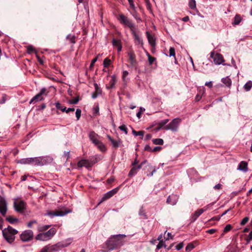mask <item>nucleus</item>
Masks as SVG:
<instances>
[{
  "mask_svg": "<svg viewBox=\"0 0 252 252\" xmlns=\"http://www.w3.org/2000/svg\"><path fill=\"white\" fill-rule=\"evenodd\" d=\"M127 56L128 57V61L130 63V65L132 66H135L137 63V61L136 59V55L133 51L132 50H129L127 53Z\"/></svg>",
  "mask_w": 252,
  "mask_h": 252,
  "instance_id": "9b49d317",
  "label": "nucleus"
},
{
  "mask_svg": "<svg viewBox=\"0 0 252 252\" xmlns=\"http://www.w3.org/2000/svg\"><path fill=\"white\" fill-rule=\"evenodd\" d=\"M207 210L205 207L197 210L192 215L190 219V222H194L204 211Z\"/></svg>",
  "mask_w": 252,
  "mask_h": 252,
  "instance_id": "dca6fc26",
  "label": "nucleus"
},
{
  "mask_svg": "<svg viewBox=\"0 0 252 252\" xmlns=\"http://www.w3.org/2000/svg\"><path fill=\"white\" fill-rule=\"evenodd\" d=\"M17 162L22 164H31V158H22L18 160Z\"/></svg>",
  "mask_w": 252,
  "mask_h": 252,
  "instance_id": "bb28decb",
  "label": "nucleus"
},
{
  "mask_svg": "<svg viewBox=\"0 0 252 252\" xmlns=\"http://www.w3.org/2000/svg\"><path fill=\"white\" fill-rule=\"evenodd\" d=\"M111 63V60L108 58H105L103 61V65L105 67H108Z\"/></svg>",
  "mask_w": 252,
  "mask_h": 252,
  "instance_id": "ea45409f",
  "label": "nucleus"
},
{
  "mask_svg": "<svg viewBox=\"0 0 252 252\" xmlns=\"http://www.w3.org/2000/svg\"><path fill=\"white\" fill-rule=\"evenodd\" d=\"M132 168L130 170L128 173V176L132 177L135 175L137 172V169L136 168V166H132Z\"/></svg>",
  "mask_w": 252,
  "mask_h": 252,
  "instance_id": "f704fd0d",
  "label": "nucleus"
},
{
  "mask_svg": "<svg viewBox=\"0 0 252 252\" xmlns=\"http://www.w3.org/2000/svg\"><path fill=\"white\" fill-rule=\"evenodd\" d=\"M126 237L124 234L112 235L105 242L106 248L109 251L119 249L124 245Z\"/></svg>",
  "mask_w": 252,
  "mask_h": 252,
  "instance_id": "f257e3e1",
  "label": "nucleus"
},
{
  "mask_svg": "<svg viewBox=\"0 0 252 252\" xmlns=\"http://www.w3.org/2000/svg\"><path fill=\"white\" fill-rule=\"evenodd\" d=\"M94 86L95 87V91L92 94V96L93 98L95 99L99 94H101L102 90L96 83H94Z\"/></svg>",
  "mask_w": 252,
  "mask_h": 252,
  "instance_id": "a211bd4d",
  "label": "nucleus"
},
{
  "mask_svg": "<svg viewBox=\"0 0 252 252\" xmlns=\"http://www.w3.org/2000/svg\"><path fill=\"white\" fill-rule=\"evenodd\" d=\"M131 32H132V34L133 36V37H134V40H135L136 43L138 44H142L143 42H142V39L138 36V35L136 34L135 32L134 31V29H133V31H131Z\"/></svg>",
  "mask_w": 252,
  "mask_h": 252,
  "instance_id": "393cba45",
  "label": "nucleus"
},
{
  "mask_svg": "<svg viewBox=\"0 0 252 252\" xmlns=\"http://www.w3.org/2000/svg\"><path fill=\"white\" fill-rule=\"evenodd\" d=\"M249 220V217H245L241 221V223H240V224L241 225H245V224H246L248 221Z\"/></svg>",
  "mask_w": 252,
  "mask_h": 252,
  "instance_id": "3c124183",
  "label": "nucleus"
},
{
  "mask_svg": "<svg viewBox=\"0 0 252 252\" xmlns=\"http://www.w3.org/2000/svg\"><path fill=\"white\" fill-rule=\"evenodd\" d=\"M89 138L91 141L95 145L99 140L97 139L98 135L92 131L89 133Z\"/></svg>",
  "mask_w": 252,
  "mask_h": 252,
  "instance_id": "aec40b11",
  "label": "nucleus"
},
{
  "mask_svg": "<svg viewBox=\"0 0 252 252\" xmlns=\"http://www.w3.org/2000/svg\"><path fill=\"white\" fill-rule=\"evenodd\" d=\"M27 53L29 54L32 53L33 52H35V49L33 47L32 45H29L27 47Z\"/></svg>",
  "mask_w": 252,
  "mask_h": 252,
  "instance_id": "37998d69",
  "label": "nucleus"
},
{
  "mask_svg": "<svg viewBox=\"0 0 252 252\" xmlns=\"http://www.w3.org/2000/svg\"><path fill=\"white\" fill-rule=\"evenodd\" d=\"M238 169L246 172L248 171V163L246 161H242L240 162L238 165Z\"/></svg>",
  "mask_w": 252,
  "mask_h": 252,
  "instance_id": "412c9836",
  "label": "nucleus"
},
{
  "mask_svg": "<svg viewBox=\"0 0 252 252\" xmlns=\"http://www.w3.org/2000/svg\"><path fill=\"white\" fill-rule=\"evenodd\" d=\"M216 231H217V230L215 229H211L208 230L206 231V232L208 233H209L210 234H214V233H215Z\"/></svg>",
  "mask_w": 252,
  "mask_h": 252,
  "instance_id": "69168bd1",
  "label": "nucleus"
},
{
  "mask_svg": "<svg viewBox=\"0 0 252 252\" xmlns=\"http://www.w3.org/2000/svg\"><path fill=\"white\" fill-rule=\"evenodd\" d=\"M177 197L176 195H169L167 199L166 202L168 204L174 205L176 204L177 202Z\"/></svg>",
  "mask_w": 252,
  "mask_h": 252,
  "instance_id": "6ab92c4d",
  "label": "nucleus"
},
{
  "mask_svg": "<svg viewBox=\"0 0 252 252\" xmlns=\"http://www.w3.org/2000/svg\"><path fill=\"white\" fill-rule=\"evenodd\" d=\"M48 92H47L46 89L42 88L40 92L37 94L36 95H35L30 101V103H35V102L41 101L44 99V97H43V95L45 94V95H47Z\"/></svg>",
  "mask_w": 252,
  "mask_h": 252,
  "instance_id": "6e6552de",
  "label": "nucleus"
},
{
  "mask_svg": "<svg viewBox=\"0 0 252 252\" xmlns=\"http://www.w3.org/2000/svg\"><path fill=\"white\" fill-rule=\"evenodd\" d=\"M56 232V229L54 228H52L46 232L40 233L37 235L35 237V239L36 240L43 241H47L51 239L55 234Z\"/></svg>",
  "mask_w": 252,
  "mask_h": 252,
  "instance_id": "7ed1b4c3",
  "label": "nucleus"
},
{
  "mask_svg": "<svg viewBox=\"0 0 252 252\" xmlns=\"http://www.w3.org/2000/svg\"><path fill=\"white\" fill-rule=\"evenodd\" d=\"M119 128L121 130L124 131L126 134H127V129L125 125H121V126H120Z\"/></svg>",
  "mask_w": 252,
  "mask_h": 252,
  "instance_id": "8fccbe9b",
  "label": "nucleus"
},
{
  "mask_svg": "<svg viewBox=\"0 0 252 252\" xmlns=\"http://www.w3.org/2000/svg\"><path fill=\"white\" fill-rule=\"evenodd\" d=\"M112 44L114 46L118 47L121 45V41L119 39H113L112 40Z\"/></svg>",
  "mask_w": 252,
  "mask_h": 252,
  "instance_id": "a19ab883",
  "label": "nucleus"
},
{
  "mask_svg": "<svg viewBox=\"0 0 252 252\" xmlns=\"http://www.w3.org/2000/svg\"><path fill=\"white\" fill-rule=\"evenodd\" d=\"M55 106L58 110H60L62 112H65V111H66V107L63 106L59 102H56L55 103Z\"/></svg>",
  "mask_w": 252,
  "mask_h": 252,
  "instance_id": "72a5a7b5",
  "label": "nucleus"
},
{
  "mask_svg": "<svg viewBox=\"0 0 252 252\" xmlns=\"http://www.w3.org/2000/svg\"><path fill=\"white\" fill-rule=\"evenodd\" d=\"M66 39L68 40L71 43H75V36L74 35H68L66 37Z\"/></svg>",
  "mask_w": 252,
  "mask_h": 252,
  "instance_id": "79ce46f5",
  "label": "nucleus"
},
{
  "mask_svg": "<svg viewBox=\"0 0 252 252\" xmlns=\"http://www.w3.org/2000/svg\"><path fill=\"white\" fill-rule=\"evenodd\" d=\"M48 160L47 157H36L31 158V164L35 165H43L46 164Z\"/></svg>",
  "mask_w": 252,
  "mask_h": 252,
  "instance_id": "1a4fd4ad",
  "label": "nucleus"
},
{
  "mask_svg": "<svg viewBox=\"0 0 252 252\" xmlns=\"http://www.w3.org/2000/svg\"><path fill=\"white\" fill-rule=\"evenodd\" d=\"M145 150L150 152H152V148L148 145H146V146L145 147Z\"/></svg>",
  "mask_w": 252,
  "mask_h": 252,
  "instance_id": "338daca9",
  "label": "nucleus"
},
{
  "mask_svg": "<svg viewBox=\"0 0 252 252\" xmlns=\"http://www.w3.org/2000/svg\"><path fill=\"white\" fill-rule=\"evenodd\" d=\"M184 247V244L183 243H180L179 244H178L176 246V249L177 250H180L181 249H182Z\"/></svg>",
  "mask_w": 252,
  "mask_h": 252,
  "instance_id": "052dcab7",
  "label": "nucleus"
},
{
  "mask_svg": "<svg viewBox=\"0 0 252 252\" xmlns=\"http://www.w3.org/2000/svg\"><path fill=\"white\" fill-rule=\"evenodd\" d=\"M148 61L150 65H152L154 62L156 60V58L151 56L150 54L148 53Z\"/></svg>",
  "mask_w": 252,
  "mask_h": 252,
  "instance_id": "c03bdc74",
  "label": "nucleus"
},
{
  "mask_svg": "<svg viewBox=\"0 0 252 252\" xmlns=\"http://www.w3.org/2000/svg\"><path fill=\"white\" fill-rule=\"evenodd\" d=\"M5 229L7 230V232H8V233H9L10 234H11L13 235L17 234L18 232L17 230L14 229L13 228H12L11 226H10L9 225L7 227V228H5Z\"/></svg>",
  "mask_w": 252,
  "mask_h": 252,
  "instance_id": "473e14b6",
  "label": "nucleus"
},
{
  "mask_svg": "<svg viewBox=\"0 0 252 252\" xmlns=\"http://www.w3.org/2000/svg\"><path fill=\"white\" fill-rule=\"evenodd\" d=\"M71 241L70 240H67L65 241L60 242L55 245H48L44 247L40 252H54L58 251L61 249L67 247Z\"/></svg>",
  "mask_w": 252,
  "mask_h": 252,
  "instance_id": "f03ea898",
  "label": "nucleus"
},
{
  "mask_svg": "<svg viewBox=\"0 0 252 252\" xmlns=\"http://www.w3.org/2000/svg\"><path fill=\"white\" fill-rule=\"evenodd\" d=\"M242 21V18L239 14H236L234 18V21L232 22L233 25H237L240 24Z\"/></svg>",
  "mask_w": 252,
  "mask_h": 252,
  "instance_id": "c756f323",
  "label": "nucleus"
},
{
  "mask_svg": "<svg viewBox=\"0 0 252 252\" xmlns=\"http://www.w3.org/2000/svg\"><path fill=\"white\" fill-rule=\"evenodd\" d=\"M2 235L9 243H12L15 240V236L7 232L6 229L2 230Z\"/></svg>",
  "mask_w": 252,
  "mask_h": 252,
  "instance_id": "2eb2a0df",
  "label": "nucleus"
},
{
  "mask_svg": "<svg viewBox=\"0 0 252 252\" xmlns=\"http://www.w3.org/2000/svg\"><path fill=\"white\" fill-rule=\"evenodd\" d=\"M69 212L67 211H63L61 210H56L54 211H48L46 215L50 216L53 218L55 216H63L66 215Z\"/></svg>",
  "mask_w": 252,
  "mask_h": 252,
  "instance_id": "9d476101",
  "label": "nucleus"
},
{
  "mask_svg": "<svg viewBox=\"0 0 252 252\" xmlns=\"http://www.w3.org/2000/svg\"><path fill=\"white\" fill-rule=\"evenodd\" d=\"M221 82L228 87H230L231 85V80L228 77L222 78Z\"/></svg>",
  "mask_w": 252,
  "mask_h": 252,
  "instance_id": "c85d7f7f",
  "label": "nucleus"
},
{
  "mask_svg": "<svg viewBox=\"0 0 252 252\" xmlns=\"http://www.w3.org/2000/svg\"><path fill=\"white\" fill-rule=\"evenodd\" d=\"M79 100V96L76 97L72 99L70 101V103L71 104H77Z\"/></svg>",
  "mask_w": 252,
  "mask_h": 252,
  "instance_id": "864d4df0",
  "label": "nucleus"
},
{
  "mask_svg": "<svg viewBox=\"0 0 252 252\" xmlns=\"http://www.w3.org/2000/svg\"><path fill=\"white\" fill-rule=\"evenodd\" d=\"M7 203L5 199L1 198L0 200V213L3 216H5L7 212Z\"/></svg>",
  "mask_w": 252,
  "mask_h": 252,
  "instance_id": "4468645a",
  "label": "nucleus"
},
{
  "mask_svg": "<svg viewBox=\"0 0 252 252\" xmlns=\"http://www.w3.org/2000/svg\"><path fill=\"white\" fill-rule=\"evenodd\" d=\"M164 242L163 240H161L159 241L158 245L157 246V249L159 250L163 246Z\"/></svg>",
  "mask_w": 252,
  "mask_h": 252,
  "instance_id": "6e6d98bb",
  "label": "nucleus"
},
{
  "mask_svg": "<svg viewBox=\"0 0 252 252\" xmlns=\"http://www.w3.org/2000/svg\"><path fill=\"white\" fill-rule=\"evenodd\" d=\"M37 223V221L36 220H32L30 222H28V227H29V228H31L32 227V225L33 224H35V223Z\"/></svg>",
  "mask_w": 252,
  "mask_h": 252,
  "instance_id": "bf43d9fd",
  "label": "nucleus"
},
{
  "mask_svg": "<svg viewBox=\"0 0 252 252\" xmlns=\"http://www.w3.org/2000/svg\"><path fill=\"white\" fill-rule=\"evenodd\" d=\"M33 233L32 230L23 231L20 235V239L23 242H29L33 239Z\"/></svg>",
  "mask_w": 252,
  "mask_h": 252,
  "instance_id": "0eeeda50",
  "label": "nucleus"
},
{
  "mask_svg": "<svg viewBox=\"0 0 252 252\" xmlns=\"http://www.w3.org/2000/svg\"><path fill=\"white\" fill-rule=\"evenodd\" d=\"M118 190H119V188H115V189L108 191V192H107L105 194V195L102 198V200L104 201L105 200H107V199L110 198V197L113 196L115 194H116L117 192V191H118Z\"/></svg>",
  "mask_w": 252,
  "mask_h": 252,
  "instance_id": "f3484780",
  "label": "nucleus"
},
{
  "mask_svg": "<svg viewBox=\"0 0 252 252\" xmlns=\"http://www.w3.org/2000/svg\"><path fill=\"white\" fill-rule=\"evenodd\" d=\"M13 206L16 212L23 213L26 209L27 204L23 200H16L14 202Z\"/></svg>",
  "mask_w": 252,
  "mask_h": 252,
  "instance_id": "423d86ee",
  "label": "nucleus"
},
{
  "mask_svg": "<svg viewBox=\"0 0 252 252\" xmlns=\"http://www.w3.org/2000/svg\"><path fill=\"white\" fill-rule=\"evenodd\" d=\"M116 82V77L113 75L111 77V78L109 81V86H107L106 88L108 89H110L113 88Z\"/></svg>",
  "mask_w": 252,
  "mask_h": 252,
  "instance_id": "a878e982",
  "label": "nucleus"
},
{
  "mask_svg": "<svg viewBox=\"0 0 252 252\" xmlns=\"http://www.w3.org/2000/svg\"><path fill=\"white\" fill-rule=\"evenodd\" d=\"M211 57L213 59L214 63L217 64H220L224 61L223 56L219 53L214 54L212 53Z\"/></svg>",
  "mask_w": 252,
  "mask_h": 252,
  "instance_id": "f8f14e48",
  "label": "nucleus"
},
{
  "mask_svg": "<svg viewBox=\"0 0 252 252\" xmlns=\"http://www.w3.org/2000/svg\"><path fill=\"white\" fill-rule=\"evenodd\" d=\"M145 1V2L146 3L147 9L151 10V5L150 3L149 0H146Z\"/></svg>",
  "mask_w": 252,
  "mask_h": 252,
  "instance_id": "680f3d73",
  "label": "nucleus"
},
{
  "mask_svg": "<svg viewBox=\"0 0 252 252\" xmlns=\"http://www.w3.org/2000/svg\"><path fill=\"white\" fill-rule=\"evenodd\" d=\"M194 248V246L192 244L189 243L186 247V252H190L192 249Z\"/></svg>",
  "mask_w": 252,
  "mask_h": 252,
  "instance_id": "a18cd8bd",
  "label": "nucleus"
},
{
  "mask_svg": "<svg viewBox=\"0 0 252 252\" xmlns=\"http://www.w3.org/2000/svg\"><path fill=\"white\" fill-rule=\"evenodd\" d=\"M169 56L170 57L174 56L175 57V50L174 47H170L169 49Z\"/></svg>",
  "mask_w": 252,
  "mask_h": 252,
  "instance_id": "49530a36",
  "label": "nucleus"
},
{
  "mask_svg": "<svg viewBox=\"0 0 252 252\" xmlns=\"http://www.w3.org/2000/svg\"><path fill=\"white\" fill-rule=\"evenodd\" d=\"M64 156L65 158H66V160H68V159L69 158V157H70L69 152V151L64 152Z\"/></svg>",
  "mask_w": 252,
  "mask_h": 252,
  "instance_id": "774afa93",
  "label": "nucleus"
},
{
  "mask_svg": "<svg viewBox=\"0 0 252 252\" xmlns=\"http://www.w3.org/2000/svg\"><path fill=\"white\" fill-rule=\"evenodd\" d=\"M94 164V163L90 161L89 160L82 159L79 161L77 163V166L78 168H82V167H85L87 168L92 167Z\"/></svg>",
  "mask_w": 252,
  "mask_h": 252,
  "instance_id": "ddd939ff",
  "label": "nucleus"
},
{
  "mask_svg": "<svg viewBox=\"0 0 252 252\" xmlns=\"http://www.w3.org/2000/svg\"><path fill=\"white\" fill-rule=\"evenodd\" d=\"M118 19L121 24L126 26L130 28L131 31H133V29L134 28V24L127 17L121 13L119 15Z\"/></svg>",
  "mask_w": 252,
  "mask_h": 252,
  "instance_id": "39448f33",
  "label": "nucleus"
},
{
  "mask_svg": "<svg viewBox=\"0 0 252 252\" xmlns=\"http://www.w3.org/2000/svg\"><path fill=\"white\" fill-rule=\"evenodd\" d=\"M50 225H46L44 226H39L38 227V230L39 232H44L47 230L49 227Z\"/></svg>",
  "mask_w": 252,
  "mask_h": 252,
  "instance_id": "58836bf2",
  "label": "nucleus"
},
{
  "mask_svg": "<svg viewBox=\"0 0 252 252\" xmlns=\"http://www.w3.org/2000/svg\"><path fill=\"white\" fill-rule=\"evenodd\" d=\"M128 2H129V4L130 5V8L133 9V10H135V6L134 4V3H133V0H127Z\"/></svg>",
  "mask_w": 252,
  "mask_h": 252,
  "instance_id": "5fc2aeb1",
  "label": "nucleus"
},
{
  "mask_svg": "<svg viewBox=\"0 0 252 252\" xmlns=\"http://www.w3.org/2000/svg\"><path fill=\"white\" fill-rule=\"evenodd\" d=\"M169 122V119H164L158 123V126L156 128L157 130H160L161 128H163L167 123Z\"/></svg>",
  "mask_w": 252,
  "mask_h": 252,
  "instance_id": "b1692460",
  "label": "nucleus"
},
{
  "mask_svg": "<svg viewBox=\"0 0 252 252\" xmlns=\"http://www.w3.org/2000/svg\"><path fill=\"white\" fill-rule=\"evenodd\" d=\"M75 114H76V117L77 118V120H79V119L81 117V109H77L76 113H75Z\"/></svg>",
  "mask_w": 252,
  "mask_h": 252,
  "instance_id": "de8ad7c7",
  "label": "nucleus"
},
{
  "mask_svg": "<svg viewBox=\"0 0 252 252\" xmlns=\"http://www.w3.org/2000/svg\"><path fill=\"white\" fill-rule=\"evenodd\" d=\"M153 142L156 145H162L163 144V140L161 138H157L153 139Z\"/></svg>",
  "mask_w": 252,
  "mask_h": 252,
  "instance_id": "c9c22d12",
  "label": "nucleus"
},
{
  "mask_svg": "<svg viewBox=\"0 0 252 252\" xmlns=\"http://www.w3.org/2000/svg\"><path fill=\"white\" fill-rule=\"evenodd\" d=\"M107 137H108V139L111 142V143H112V144L113 145V147L114 148L116 149V148H118L119 147L120 144L121 143L120 140H119V141L115 140L110 135H107Z\"/></svg>",
  "mask_w": 252,
  "mask_h": 252,
  "instance_id": "4be33fe9",
  "label": "nucleus"
},
{
  "mask_svg": "<svg viewBox=\"0 0 252 252\" xmlns=\"http://www.w3.org/2000/svg\"><path fill=\"white\" fill-rule=\"evenodd\" d=\"M232 228V226L230 224H227L223 229V232L226 233L230 231Z\"/></svg>",
  "mask_w": 252,
  "mask_h": 252,
  "instance_id": "603ef678",
  "label": "nucleus"
},
{
  "mask_svg": "<svg viewBox=\"0 0 252 252\" xmlns=\"http://www.w3.org/2000/svg\"><path fill=\"white\" fill-rule=\"evenodd\" d=\"M6 220L11 224H14V223L18 221V219L14 218L12 216H9L6 218Z\"/></svg>",
  "mask_w": 252,
  "mask_h": 252,
  "instance_id": "7c9ffc66",
  "label": "nucleus"
},
{
  "mask_svg": "<svg viewBox=\"0 0 252 252\" xmlns=\"http://www.w3.org/2000/svg\"><path fill=\"white\" fill-rule=\"evenodd\" d=\"M6 96H6V94H3V96L2 97V99L1 100H0V103L3 104V103H4L5 102Z\"/></svg>",
  "mask_w": 252,
  "mask_h": 252,
  "instance_id": "0e129e2a",
  "label": "nucleus"
},
{
  "mask_svg": "<svg viewBox=\"0 0 252 252\" xmlns=\"http://www.w3.org/2000/svg\"><path fill=\"white\" fill-rule=\"evenodd\" d=\"M147 162V160H144V161L142 162L139 165H136V168L137 169V170L139 169H140L142 166Z\"/></svg>",
  "mask_w": 252,
  "mask_h": 252,
  "instance_id": "e2e57ef3",
  "label": "nucleus"
},
{
  "mask_svg": "<svg viewBox=\"0 0 252 252\" xmlns=\"http://www.w3.org/2000/svg\"><path fill=\"white\" fill-rule=\"evenodd\" d=\"M132 133L135 136H140L141 139H143L145 131L143 130L136 131V130L132 128Z\"/></svg>",
  "mask_w": 252,
  "mask_h": 252,
  "instance_id": "2f4dec72",
  "label": "nucleus"
},
{
  "mask_svg": "<svg viewBox=\"0 0 252 252\" xmlns=\"http://www.w3.org/2000/svg\"><path fill=\"white\" fill-rule=\"evenodd\" d=\"M97 57H95L92 61L91 63L89 66V68L90 69H93L94 66V64L97 61Z\"/></svg>",
  "mask_w": 252,
  "mask_h": 252,
  "instance_id": "09e8293b",
  "label": "nucleus"
},
{
  "mask_svg": "<svg viewBox=\"0 0 252 252\" xmlns=\"http://www.w3.org/2000/svg\"><path fill=\"white\" fill-rule=\"evenodd\" d=\"M95 145L101 152H105L106 150L105 145L100 141H98Z\"/></svg>",
  "mask_w": 252,
  "mask_h": 252,
  "instance_id": "cd10ccee",
  "label": "nucleus"
},
{
  "mask_svg": "<svg viewBox=\"0 0 252 252\" xmlns=\"http://www.w3.org/2000/svg\"><path fill=\"white\" fill-rule=\"evenodd\" d=\"M147 38L148 40V42L149 44L152 47H155L156 45L155 39L153 36L151 35L149 32H146Z\"/></svg>",
  "mask_w": 252,
  "mask_h": 252,
  "instance_id": "5701e85b",
  "label": "nucleus"
},
{
  "mask_svg": "<svg viewBox=\"0 0 252 252\" xmlns=\"http://www.w3.org/2000/svg\"><path fill=\"white\" fill-rule=\"evenodd\" d=\"M252 239V230L250 233L248 237L246 238L247 242L248 243Z\"/></svg>",
  "mask_w": 252,
  "mask_h": 252,
  "instance_id": "13d9d810",
  "label": "nucleus"
},
{
  "mask_svg": "<svg viewBox=\"0 0 252 252\" xmlns=\"http://www.w3.org/2000/svg\"><path fill=\"white\" fill-rule=\"evenodd\" d=\"M252 87V82L251 81H248L244 86L245 90L246 91H249Z\"/></svg>",
  "mask_w": 252,
  "mask_h": 252,
  "instance_id": "e433bc0d",
  "label": "nucleus"
},
{
  "mask_svg": "<svg viewBox=\"0 0 252 252\" xmlns=\"http://www.w3.org/2000/svg\"><path fill=\"white\" fill-rule=\"evenodd\" d=\"M189 5L190 9H194L196 8V2L195 0H189Z\"/></svg>",
  "mask_w": 252,
  "mask_h": 252,
  "instance_id": "4c0bfd02",
  "label": "nucleus"
},
{
  "mask_svg": "<svg viewBox=\"0 0 252 252\" xmlns=\"http://www.w3.org/2000/svg\"><path fill=\"white\" fill-rule=\"evenodd\" d=\"M181 122V120L179 118L174 119L169 124L165 126L163 129L166 130H170L173 132L177 131Z\"/></svg>",
  "mask_w": 252,
  "mask_h": 252,
  "instance_id": "20e7f679",
  "label": "nucleus"
},
{
  "mask_svg": "<svg viewBox=\"0 0 252 252\" xmlns=\"http://www.w3.org/2000/svg\"><path fill=\"white\" fill-rule=\"evenodd\" d=\"M94 114L95 116L99 115V107L98 106L94 108Z\"/></svg>",
  "mask_w": 252,
  "mask_h": 252,
  "instance_id": "4d7b16f0",
  "label": "nucleus"
}]
</instances>
